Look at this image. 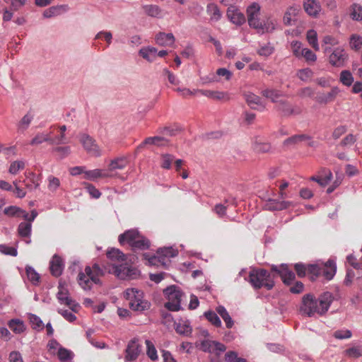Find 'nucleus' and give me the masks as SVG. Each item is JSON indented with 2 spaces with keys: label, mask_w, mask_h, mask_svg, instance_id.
I'll list each match as a JSON object with an SVG mask.
<instances>
[{
  "label": "nucleus",
  "mask_w": 362,
  "mask_h": 362,
  "mask_svg": "<svg viewBox=\"0 0 362 362\" xmlns=\"http://www.w3.org/2000/svg\"><path fill=\"white\" fill-rule=\"evenodd\" d=\"M141 351V346L139 343L137 338L131 339L125 349V362H134L135 361Z\"/></svg>",
  "instance_id": "obj_11"
},
{
  "label": "nucleus",
  "mask_w": 362,
  "mask_h": 362,
  "mask_svg": "<svg viewBox=\"0 0 362 362\" xmlns=\"http://www.w3.org/2000/svg\"><path fill=\"white\" fill-rule=\"evenodd\" d=\"M25 180L23 182L25 187L30 189H35L40 186V176L35 174L33 172H28L25 173Z\"/></svg>",
  "instance_id": "obj_22"
},
{
  "label": "nucleus",
  "mask_w": 362,
  "mask_h": 362,
  "mask_svg": "<svg viewBox=\"0 0 362 362\" xmlns=\"http://www.w3.org/2000/svg\"><path fill=\"white\" fill-rule=\"evenodd\" d=\"M25 271L28 280L33 285H37L40 282V274L32 267L30 266L26 267Z\"/></svg>",
  "instance_id": "obj_47"
},
{
  "label": "nucleus",
  "mask_w": 362,
  "mask_h": 362,
  "mask_svg": "<svg viewBox=\"0 0 362 362\" xmlns=\"http://www.w3.org/2000/svg\"><path fill=\"white\" fill-rule=\"evenodd\" d=\"M354 76L350 71L343 70L339 75V81L346 86H351L354 83Z\"/></svg>",
  "instance_id": "obj_44"
},
{
  "label": "nucleus",
  "mask_w": 362,
  "mask_h": 362,
  "mask_svg": "<svg viewBox=\"0 0 362 362\" xmlns=\"http://www.w3.org/2000/svg\"><path fill=\"white\" fill-rule=\"evenodd\" d=\"M337 272L336 262L332 259H329L327 262H321V275L327 280H331Z\"/></svg>",
  "instance_id": "obj_20"
},
{
  "label": "nucleus",
  "mask_w": 362,
  "mask_h": 362,
  "mask_svg": "<svg viewBox=\"0 0 362 362\" xmlns=\"http://www.w3.org/2000/svg\"><path fill=\"white\" fill-rule=\"evenodd\" d=\"M140 235L141 233L136 229H131L119 235L118 240L122 245L128 244L132 248Z\"/></svg>",
  "instance_id": "obj_15"
},
{
  "label": "nucleus",
  "mask_w": 362,
  "mask_h": 362,
  "mask_svg": "<svg viewBox=\"0 0 362 362\" xmlns=\"http://www.w3.org/2000/svg\"><path fill=\"white\" fill-rule=\"evenodd\" d=\"M34 119V115L31 112L25 114L17 124V130L20 133H23L27 130Z\"/></svg>",
  "instance_id": "obj_29"
},
{
  "label": "nucleus",
  "mask_w": 362,
  "mask_h": 362,
  "mask_svg": "<svg viewBox=\"0 0 362 362\" xmlns=\"http://www.w3.org/2000/svg\"><path fill=\"white\" fill-rule=\"evenodd\" d=\"M9 329L16 334H21L26 330L24 322L18 318L10 320L7 323Z\"/></svg>",
  "instance_id": "obj_25"
},
{
  "label": "nucleus",
  "mask_w": 362,
  "mask_h": 362,
  "mask_svg": "<svg viewBox=\"0 0 362 362\" xmlns=\"http://www.w3.org/2000/svg\"><path fill=\"white\" fill-rule=\"evenodd\" d=\"M57 298L60 304L68 306L74 313L78 312L79 305L70 297L68 289L62 281L59 284Z\"/></svg>",
  "instance_id": "obj_8"
},
{
  "label": "nucleus",
  "mask_w": 362,
  "mask_h": 362,
  "mask_svg": "<svg viewBox=\"0 0 362 362\" xmlns=\"http://www.w3.org/2000/svg\"><path fill=\"white\" fill-rule=\"evenodd\" d=\"M107 257L110 259L118 262H123L127 258L122 252L116 248L109 250L107 252ZM113 272L121 279H136L139 275V272L136 268L129 265L126 262L114 265Z\"/></svg>",
  "instance_id": "obj_2"
},
{
  "label": "nucleus",
  "mask_w": 362,
  "mask_h": 362,
  "mask_svg": "<svg viewBox=\"0 0 362 362\" xmlns=\"http://www.w3.org/2000/svg\"><path fill=\"white\" fill-rule=\"evenodd\" d=\"M307 140H310V137L305 134L295 135V136H293L287 139L284 141V145L288 146V145H290L292 144H298L300 142L307 141Z\"/></svg>",
  "instance_id": "obj_53"
},
{
  "label": "nucleus",
  "mask_w": 362,
  "mask_h": 362,
  "mask_svg": "<svg viewBox=\"0 0 362 362\" xmlns=\"http://www.w3.org/2000/svg\"><path fill=\"white\" fill-rule=\"evenodd\" d=\"M325 54L330 53L329 57V63L334 66H343L347 59V54L344 49L337 47L332 51L331 48L326 46L324 49Z\"/></svg>",
  "instance_id": "obj_9"
},
{
  "label": "nucleus",
  "mask_w": 362,
  "mask_h": 362,
  "mask_svg": "<svg viewBox=\"0 0 362 362\" xmlns=\"http://www.w3.org/2000/svg\"><path fill=\"white\" fill-rule=\"evenodd\" d=\"M156 42L160 46H172L175 42V37L172 33H160L156 36Z\"/></svg>",
  "instance_id": "obj_27"
},
{
  "label": "nucleus",
  "mask_w": 362,
  "mask_h": 362,
  "mask_svg": "<svg viewBox=\"0 0 362 362\" xmlns=\"http://www.w3.org/2000/svg\"><path fill=\"white\" fill-rule=\"evenodd\" d=\"M226 361L228 362H246L245 359L238 358L234 351H230L225 355Z\"/></svg>",
  "instance_id": "obj_64"
},
{
  "label": "nucleus",
  "mask_w": 362,
  "mask_h": 362,
  "mask_svg": "<svg viewBox=\"0 0 362 362\" xmlns=\"http://www.w3.org/2000/svg\"><path fill=\"white\" fill-rule=\"evenodd\" d=\"M226 204H227V206L218 204H216L214 208V211L220 217H223L226 214V209L230 205L235 206L236 205V201L234 198L231 199H227L225 200Z\"/></svg>",
  "instance_id": "obj_32"
},
{
  "label": "nucleus",
  "mask_w": 362,
  "mask_h": 362,
  "mask_svg": "<svg viewBox=\"0 0 362 362\" xmlns=\"http://www.w3.org/2000/svg\"><path fill=\"white\" fill-rule=\"evenodd\" d=\"M216 311L212 310H208L204 313V317L209 322L216 327H221L222 323Z\"/></svg>",
  "instance_id": "obj_42"
},
{
  "label": "nucleus",
  "mask_w": 362,
  "mask_h": 362,
  "mask_svg": "<svg viewBox=\"0 0 362 362\" xmlns=\"http://www.w3.org/2000/svg\"><path fill=\"white\" fill-rule=\"evenodd\" d=\"M306 39H307L309 45L315 51H318L320 49V46H319L318 40H317V34L315 30L311 29L307 32Z\"/></svg>",
  "instance_id": "obj_40"
},
{
  "label": "nucleus",
  "mask_w": 362,
  "mask_h": 362,
  "mask_svg": "<svg viewBox=\"0 0 362 362\" xmlns=\"http://www.w3.org/2000/svg\"><path fill=\"white\" fill-rule=\"evenodd\" d=\"M48 180V189L51 192H56L60 186V180L59 178L49 175L47 177Z\"/></svg>",
  "instance_id": "obj_59"
},
{
  "label": "nucleus",
  "mask_w": 362,
  "mask_h": 362,
  "mask_svg": "<svg viewBox=\"0 0 362 362\" xmlns=\"http://www.w3.org/2000/svg\"><path fill=\"white\" fill-rule=\"evenodd\" d=\"M194 91L199 92L202 95H204L209 98L216 100L228 101L230 98V94L228 92H224V91L202 90V89H194Z\"/></svg>",
  "instance_id": "obj_17"
},
{
  "label": "nucleus",
  "mask_w": 362,
  "mask_h": 362,
  "mask_svg": "<svg viewBox=\"0 0 362 362\" xmlns=\"http://www.w3.org/2000/svg\"><path fill=\"white\" fill-rule=\"evenodd\" d=\"M25 163L24 160H15L10 165L8 172L12 175H16L18 171L24 169Z\"/></svg>",
  "instance_id": "obj_52"
},
{
  "label": "nucleus",
  "mask_w": 362,
  "mask_h": 362,
  "mask_svg": "<svg viewBox=\"0 0 362 362\" xmlns=\"http://www.w3.org/2000/svg\"><path fill=\"white\" fill-rule=\"evenodd\" d=\"M262 94L263 96L270 99L274 103H277L278 99L281 95L280 91L274 89H265L262 91Z\"/></svg>",
  "instance_id": "obj_49"
},
{
  "label": "nucleus",
  "mask_w": 362,
  "mask_h": 362,
  "mask_svg": "<svg viewBox=\"0 0 362 362\" xmlns=\"http://www.w3.org/2000/svg\"><path fill=\"white\" fill-rule=\"evenodd\" d=\"M303 7L305 11L310 16H316L320 11V6L317 0H305Z\"/></svg>",
  "instance_id": "obj_28"
},
{
  "label": "nucleus",
  "mask_w": 362,
  "mask_h": 362,
  "mask_svg": "<svg viewBox=\"0 0 362 362\" xmlns=\"http://www.w3.org/2000/svg\"><path fill=\"white\" fill-rule=\"evenodd\" d=\"M85 177L88 180H95L99 177H107L111 176L108 173L103 172L100 169H94L84 172Z\"/></svg>",
  "instance_id": "obj_39"
},
{
  "label": "nucleus",
  "mask_w": 362,
  "mask_h": 362,
  "mask_svg": "<svg viewBox=\"0 0 362 362\" xmlns=\"http://www.w3.org/2000/svg\"><path fill=\"white\" fill-rule=\"evenodd\" d=\"M206 12L210 16L211 21H218L222 16V13L218 8V6L214 3H210L207 5Z\"/></svg>",
  "instance_id": "obj_33"
},
{
  "label": "nucleus",
  "mask_w": 362,
  "mask_h": 362,
  "mask_svg": "<svg viewBox=\"0 0 362 362\" xmlns=\"http://www.w3.org/2000/svg\"><path fill=\"white\" fill-rule=\"evenodd\" d=\"M79 141L88 153L95 157L101 156L100 147L90 136L87 134H81L79 135Z\"/></svg>",
  "instance_id": "obj_10"
},
{
  "label": "nucleus",
  "mask_w": 362,
  "mask_h": 362,
  "mask_svg": "<svg viewBox=\"0 0 362 362\" xmlns=\"http://www.w3.org/2000/svg\"><path fill=\"white\" fill-rule=\"evenodd\" d=\"M143 10L146 14L153 18H161L162 17V10L161 8L154 4L144 5L143 6Z\"/></svg>",
  "instance_id": "obj_35"
},
{
  "label": "nucleus",
  "mask_w": 362,
  "mask_h": 362,
  "mask_svg": "<svg viewBox=\"0 0 362 362\" xmlns=\"http://www.w3.org/2000/svg\"><path fill=\"white\" fill-rule=\"evenodd\" d=\"M49 268L53 276H60L64 269V262L62 259L59 256L54 255L50 261Z\"/></svg>",
  "instance_id": "obj_23"
},
{
  "label": "nucleus",
  "mask_w": 362,
  "mask_h": 362,
  "mask_svg": "<svg viewBox=\"0 0 362 362\" xmlns=\"http://www.w3.org/2000/svg\"><path fill=\"white\" fill-rule=\"evenodd\" d=\"M278 107L285 115H291V114H298V113H299V111L295 112L292 109L291 106L288 103H286L284 101H281L279 103V105H278Z\"/></svg>",
  "instance_id": "obj_62"
},
{
  "label": "nucleus",
  "mask_w": 362,
  "mask_h": 362,
  "mask_svg": "<svg viewBox=\"0 0 362 362\" xmlns=\"http://www.w3.org/2000/svg\"><path fill=\"white\" fill-rule=\"evenodd\" d=\"M32 224L22 222L18 227V235L22 238H29L31 234Z\"/></svg>",
  "instance_id": "obj_46"
},
{
  "label": "nucleus",
  "mask_w": 362,
  "mask_h": 362,
  "mask_svg": "<svg viewBox=\"0 0 362 362\" xmlns=\"http://www.w3.org/2000/svg\"><path fill=\"white\" fill-rule=\"evenodd\" d=\"M145 344L146 346V355L148 356V357L153 361H157L158 356L157 354V350L153 343L149 339H146L145 341Z\"/></svg>",
  "instance_id": "obj_45"
},
{
  "label": "nucleus",
  "mask_w": 362,
  "mask_h": 362,
  "mask_svg": "<svg viewBox=\"0 0 362 362\" xmlns=\"http://www.w3.org/2000/svg\"><path fill=\"white\" fill-rule=\"evenodd\" d=\"M292 206V202L288 201H285L284 199H269L265 204L264 208L267 210L274 211H282Z\"/></svg>",
  "instance_id": "obj_16"
},
{
  "label": "nucleus",
  "mask_w": 362,
  "mask_h": 362,
  "mask_svg": "<svg viewBox=\"0 0 362 362\" xmlns=\"http://www.w3.org/2000/svg\"><path fill=\"white\" fill-rule=\"evenodd\" d=\"M164 295L168 299L165 303V307L170 311H178L180 309V303L182 293L176 286H170L166 288Z\"/></svg>",
  "instance_id": "obj_7"
},
{
  "label": "nucleus",
  "mask_w": 362,
  "mask_h": 362,
  "mask_svg": "<svg viewBox=\"0 0 362 362\" xmlns=\"http://www.w3.org/2000/svg\"><path fill=\"white\" fill-rule=\"evenodd\" d=\"M274 52V47L270 42L259 45V48L257 50L258 54L266 57L272 54Z\"/></svg>",
  "instance_id": "obj_48"
},
{
  "label": "nucleus",
  "mask_w": 362,
  "mask_h": 362,
  "mask_svg": "<svg viewBox=\"0 0 362 362\" xmlns=\"http://www.w3.org/2000/svg\"><path fill=\"white\" fill-rule=\"evenodd\" d=\"M272 270L279 274L283 282L285 284L290 285L295 279V274L288 269L286 264H281L280 267L273 265Z\"/></svg>",
  "instance_id": "obj_14"
},
{
  "label": "nucleus",
  "mask_w": 362,
  "mask_h": 362,
  "mask_svg": "<svg viewBox=\"0 0 362 362\" xmlns=\"http://www.w3.org/2000/svg\"><path fill=\"white\" fill-rule=\"evenodd\" d=\"M308 273L313 275V279L321 275V262L308 265Z\"/></svg>",
  "instance_id": "obj_57"
},
{
  "label": "nucleus",
  "mask_w": 362,
  "mask_h": 362,
  "mask_svg": "<svg viewBox=\"0 0 362 362\" xmlns=\"http://www.w3.org/2000/svg\"><path fill=\"white\" fill-rule=\"evenodd\" d=\"M175 157L171 154H163L161 156V167L164 169H170Z\"/></svg>",
  "instance_id": "obj_58"
},
{
  "label": "nucleus",
  "mask_w": 362,
  "mask_h": 362,
  "mask_svg": "<svg viewBox=\"0 0 362 362\" xmlns=\"http://www.w3.org/2000/svg\"><path fill=\"white\" fill-rule=\"evenodd\" d=\"M166 144V141L163 137L161 136H153L146 138L142 144H141L139 148H143L145 145H157L163 146Z\"/></svg>",
  "instance_id": "obj_43"
},
{
  "label": "nucleus",
  "mask_w": 362,
  "mask_h": 362,
  "mask_svg": "<svg viewBox=\"0 0 362 362\" xmlns=\"http://www.w3.org/2000/svg\"><path fill=\"white\" fill-rule=\"evenodd\" d=\"M101 37H103V39L106 41L107 47L111 45L112 40V34L110 31L102 30L98 32L95 36V40L100 39Z\"/></svg>",
  "instance_id": "obj_60"
},
{
  "label": "nucleus",
  "mask_w": 362,
  "mask_h": 362,
  "mask_svg": "<svg viewBox=\"0 0 362 362\" xmlns=\"http://www.w3.org/2000/svg\"><path fill=\"white\" fill-rule=\"evenodd\" d=\"M350 47L351 49L358 50L362 46V37L357 35H352L350 37Z\"/></svg>",
  "instance_id": "obj_56"
},
{
  "label": "nucleus",
  "mask_w": 362,
  "mask_h": 362,
  "mask_svg": "<svg viewBox=\"0 0 362 362\" xmlns=\"http://www.w3.org/2000/svg\"><path fill=\"white\" fill-rule=\"evenodd\" d=\"M52 151L57 153L61 159L66 158L71 153V148L68 146L55 147Z\"/></svg>",
  "instance_id": "obj_61"
},
{
  "label": "nucleus",
  "mask_w": 362,
  "mask_h": 362,
  "mask_svg": "<svg viewBox=\"0 0 362 362\" xmlns=\"http://www.w3.org/2000/svg\"><path fill=\"white\" fill-rule=\"evenodd\" d=\"M57 355L59 359L62 362H69L71 361L74 356V354L71 351L62 347L59 348Z\"/></svg>",
  "instance_id": "obj_50"
},
{
  "label": "nucleus",
  "mask_w": 362,
  "mask_h": 362,
  "mask_svg": "<svg viewBox=\"0 0 362 362\" xmlns=\"http://www.w3.org/2000/svg\"><path fill=\"white\" fill-rule=\"evenodd\" d=\"M244 97L248 105H250L252 108L264 109V105L262 102V99L258 95L251 92H246L244 93Z\"/></svg>",
  "instance_id": "obj_24"
},
{
  "label": "nucleus",
  "mask_w": 362,
  "mask_h": 362,
  "mask_svg": "<svg viewBox=\"0 0 362 362\" xmlns=\"http://www.w3.org/2000/svg\"><path fill=\"white\" fill-rule=\"evenodd\" d=\"M177 250L173 247L159 248L156 255L150 256L148 254H144L145 259L148 260L150 265L163 266L166 267L170 263V259L177 255Z\"/></svg>",
  "instance_id": "obj_4"
},
{
  "label": "nucleus",
  "mask_w": 362,
  "mask_h": 362,
  "mask_svg": "<svg viewBox=\"0 0 362 362\" xmlns=\"http://www.w3.org/2000/svg\"><path fill=\"white\" fill-rule=\"evenodd\" d=\"M150 247L149 240L145 238L144 235L141 234L139 237H138V240L134 243V245L132 248V250L134 252L137 250H144L148 249Z\"/></svg>",
  "instance_id": "obj_41"
},
{
  "label": "nucleus",
  "mask_w": 362,
  "mask_h": 362,
  "mask_svg": "<svg viewBox=\"0 0 362 362\" xmlns=\"http://www.w3.org/2000/svg\"><path fill=\"white\" fill-rule=\"evenodd\" d=\"M21 208L16 206H10L4 209V213L10 217H19Z\"/></svg>",
  "instance_id": "obj_63"
},
{
  "label": "nucleus",
  "mask_w": 362,
  "mask_h": 362,
  "mask_svg": "<svg viewBox=\"0 0 362 362\" xmlns=\"http://www.w3.org/2000/svg\"><path fill=\"white\" fill-rule=\"evenodd\" d=\"M338 87H333L331 90L327 93H323L319 96V101L327 103L333 101L339 93Z\"/></svg>",
  "instance_id": "obj_38"
},
{
  "label": "nucleus",
  "mask_w": 362,
  "mask_h": 362,
  "mask_svg": "<svg viewBox=\"0 0 362 362\" xmlns=\"http://www.w3.org/2000/svg\"><path fill=\"white\" fill-rule=\"evenodd\" d=\"M0 252L12 257H16L18 255L17 245L16 247H9L4 244L0 245Z\"/></svg>",
  "instance_id": "obj_54"
},
{
  "label": "nucleus",
  "mask_w": 362,
  "mask_h": 362,
  "mask_svg": "<svg viewBox=\"0 0 362 362\" xmlns=\"http://www.w3.org/2000/svg\"><path fill=\"white\" fill-rule=\"evenodd\" d=\"M139 54L148 62H152L156 59L157 49L153 47H143L139 50Z\"/></svg>",
  "instance_id": "obj_31"
},
{
  "label": "nucleus",
  "mask_w": 362,
  "mask_h": 362,
  "mask_svg": "<svg viewBox=\"0 0 362 362\" xmlns=\"http://www.w3.org/2000/svg\"><path fill=\"white\" fill-rule=\"evenodd\" d=\"M128 160L127 157H117L110 160L108 165V171L112 172L117 170H123L127 165Z\"/></svg>",
  "instance_id": "obj_26"
},
{
  "label": "nucleus",
  "mask_w": 362,
  "mask_h": 362,
  "mask_svg": "<svg viewBox=\"0 0 362 362\" xmlns=\"http://www.w3.org/2000/svg\"><path fill=\"white\" fill-rule=\"evenodd\" d=\"M37 214V211L35 209L32 210L31 214H29L27 211L21 209L19 217L23 218L25 220H26V223H30L32 224V222L35 219Z\"/></svg>",
  "instance_id": "obj_55"
},
{
  "label": "nucleus",
  "mask_w": 362,
  "mask_h": 362,
  "mask_svg": "<svg viewBox=\"0 0 362 362\" xmlns=\"http://www.w3.org/2000/svg\"><path fill=\"white\" fill-rule=\"evenodd\" d=\"M332 300L333 296L329 292H325L318 299L308 294L303 298L300 311L308 317L322 315L328 310Z\"/></svg>",
  "instance_id": "obj_1"
},
{
  "label": "nucleus",
  "mask_w": 362,
  "mask_h": 362,
  "mask_svg": "<svg viewBox=\"0 0 362 362\" xmlns=\"http://www.w3.org/2000/svg\"><path fill=\"white\" fill-rule=\"evenodd\" d=\"M200 348L205 352L215 354L218 356L223 353L226 349L224 344L218 341L210 340L202 341L200 345Z\"/></svg>",
  "instance_id": "obj_12"
},
{
  "label": "nucleus",
  "mask_w": 362,
  "mask_h": 362,
  "mask_svg": "<svg viewBox=\"0 0 362 362\" xmlns=\"http://www.w3.org/2000/svg\"><path fill=\"white\" fill-rule=\"evenodd\" d=\"M260 13V6L257 3H252L247 8V16L248 24L250 27L259 26V21H260L259 16Z\"/></svg>",
  "instance_id": "obj_13"
},
{
  "label": "nucleus",
  "mask_w": 362,
  "mask_h": 362,
  "mask_svg": "<svg viewBox=\"0 0 362 362\" xmlns=\"http://www.w3.org/2000/svg\"><path fill=\"white\" fill-rule=\"evenodd\" d=\"M175 330L180 334L189 335L192 332V327L188 320H179L175 323Z\"/></svg>",
  "instance_id": "obj_36"
},
{
  "label": "nucleus",
  "mask_w": 362,
  "mask_h": 362,
  "mask_svg": "<svg viewBox=\"0 0 362 362\" xmlns=\"http://www.w3.org/2000/svg\"><path fill=\"white\" fill-rule=\"evenodd\" d=\"M300 12V8L299 6H292L288 8L283 18L284 25H291L294 24Z\"/></svg>",
  "instance_id": "obj_19"
},
{
  "label": "nucleus",
  "mask_w": 362,
  "mask_h": 362,
  "mask_svg": "<svg viewBox=\"0 0 362 362\" xmlns=\"http://www.w3.org/2000/svg\"><path fill=\"white\" fill-rule=\"evenodd\" d=\"M350 16L352 19L356 21L362 20V6L359 4H354L351 6L350 10Z\"/></svg>",
  "instance_id": "obj_51"
},
{
  "label": "nucleus",
  "mask_w": 362,
  "mask_h": 362,
  "mask_svg": "<svg viewBox=\"0 0 362 362\" xmlns=\"http://www.w3.org/2000/svg\"><path fill=\"white\" fill-rule=\"evenodd\" d=\"M52 134L53 132L52 131H49V132L38 133L31 140L30 144L33 146L39 145L45 141H47L51 144V135H52Z\"/></svg>",
  "instance_id": "obj_34"
},
{
  "label": "nucleus",
  "mask_w": 362,
  "mask_h": 362,
  "mask_svg": "<svg viewBox=\"0 0 362 362\" xmlns=\"http://www.w3.org/2000/svg\"><path fill=\"white\" fill-rule=\"evenodd\" d=\"M28 319L33 329L37 331L43 329L45 325L40 317L33 313H28Z\"/></svg>",
  "instance_id": "obj_37"
},
{
  "label": "nucleus",
  "mask_w": 362,
  "mask_h": 362,
  "mask_svg": "<svg viewBox=\"0 0 362 362\" xmlns=\"http://www.w3.org/2000/svg\"><path fill=\"white\" fill-rule=\"evenodd\" d=\"M259 26L255 27V29L257 30L259 33H266L273 32L276 27L277 22L274 18H267L263 22L259 21Z\"/></svg>",
  "instance_id": "obj_21"
},
{
  "label": "nucleus",
  "mask_w": 362,
  "mask_h": 362,
  "mask_svg": "<svg viewBox=\"0 0 362 362\" xmlns=\"http://www.w3.org/2000/svg\"><path fill=\"white\" fill-rule=\"evenodd\" d=\"M249 281L255 288L264 287L271 290L274 285L271 274L265 269H252L250 272Z\"/></svg>",
  "instance_id": "obj_5"
},
{
  "label": "nucleus",
  "mask_w": 362,
  "mask_h": 362,
  "mask_svg": "<svg viewBox=\"0 0 362 362\" xmlns=\"http://www.w3.org/2000/svg\"><path fill=\"white\" fill-rule=\"evenodd\" d=\"M227 16L233 23L241 25L245 22L244 14L235 6H230L227 10Z\"/></svg>",
  "instance_id": "obj_18"
},
{
  "label": "nucleus",
  "mask_w": 362,
  "mask_h": 362,
  "mask_svg": "<svg viewBox=\"0 0 362 362\" xmlns=\"http://www.w3.org/2000/svg\"><path fill=\"white\" fill-rule=\"evenodd\" d=\"M216 313L221 317L228 329H230L234 325V321L230 316L226 308L223 305H218L216 308Z\"/></svg>",
  "instance_id": "obj_30"
},
{
  "label": "nucleus",
  "mask_w": 362,
  "mask_h": 362,
  "mask_svg": "<svg viewBox=\"0 0 362 362\" xmlns=\"http://www.w3.org/2000/svg\"><path fill=\"white\" fill-rule=\"evenodd\" d=\"M102 272L99 266L94 264L93 268L86 267L85 273L80 272L78 276V282L84 290H90L93 284H100L98 275Z\"/></svg>",
  "instance_id": "obj_6"
},
{
  "label": "nucleus",
  "mask_w": 362,
  "mask_h": 362,
  "mask_svg": "<svg viewBox=\"0 0 362 362\" xmlns=\"http://www.w3.org/2000/svg\"><path fill=\"white\" fill-rule=\"evenodd\" d=\"M124 297L129 301V308L134 311L142 312L148 310L149 303L144 298L142 291L136 288H129L124 292Z\"/></svg>",
  "instance_id": "obj_3"
}]
</instances>
